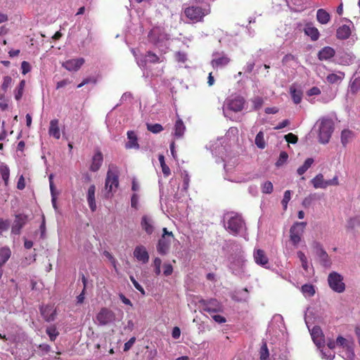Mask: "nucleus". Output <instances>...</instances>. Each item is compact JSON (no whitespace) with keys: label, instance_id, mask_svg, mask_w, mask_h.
<instances>
[{"label":"nucleus","instance_id":"1","mask_svg":"<svg viewBox=\"0 0 360 360\" xmlns=\"http://www.w3.org/2000/svg\"><path fill=\"white\" fill-rule=\"evenodd\" d=\"M224 226L230 233L236 236L245 228V222L240 215L228 212L224 215Z\"/></svg>","mask_w":360,"mask_h":360},{"label":"nucleus","instance_id":"2","mask_svg":"<svg viewBox=\"0 0 360 360\" xmlns=\"http://www.w3.org/2000/svg\"><path fill=\"white\" fill-rule=\"evenodd\" d=\"M316 125L319 127V141L321 143L326 144L329 142L333 131V122L328 117L320 119Z\"/></svg>","mask_w":360,"mask_h":360},{"label":"nucleus","instance_id":"3","mask_svg":"<svg viewBox=\"0 0 360 360\" xmlns=\"http://www.w3.org/2000/svg\"><path fill=\"white\" fill-rule=\"evenodd\" d=\"M245 99L241 96H236L227 99L223 108V112L225 117H230V112H238L244 108Z\"/></svg>","mask_w":360,"mask_h":360},{"label":"nucleus","instance_id":"4","mask_svg":"<svg viewBox=\"0 0 360 360\" xmlns=\"http://www.w3.org/2000/svg\"><path fill=\"white\" fill-rule=\"evenodd\" d=\"M210 13V8H202L200 6H190L184 11L186 16L195 22H202L204 17Z\"/></svg>","mask_w":360,"mask_h":360},{"label":"nucleus","instance_id":"5","mask_svg":"<svg viewBox=\"0 0 360 360\" xmlns=\"http://www.w3.org/2000/svg\"><path fill=\"white\" fill-rule=\"evenodd\" d=\"M212 57L210 65L216 70L225 68L231 62V58L224 51H215Z\"/></svg>","mask_w":360,"mask_h":360},{"label":"nucleus","instance_id":"6","mask_svg":"<svg viewBox=\"0 0 360 360\" xmlns=\"http://www.w3.org/2000/svg\"><path fill=\"white\" fill-rule=\"evenodd\" d=\"M337 347H342L345 350L342 357L346 360H352L354 357V342L351 339H347L338 336L336 339Z\"/></svg>","mask_w":360,"mask_h":360},{"label":"nucleus","instance_id":"7","mask_svg":"<svg viewBox=\"0 0 360 360\" xmlns=\"http://www.w3.org/2000/svg\"><path fill=\"white\" fill-rule=\"evenodd\" d=\"M245 259L242 255L233 257L229 269L234 275L243 277L245 275Z\"/></svg>","mask_w":360,"mask_h":360},{"label":"nucleus","instance_id":"8","mask_svg":"<svg viewBox=\"0 0 360 360\" xmlns=\"http://www.w3.org/2000/svg\"><path fill=\"white\" fill-rule=\"evenodd\" d=\"M306 222H295L290 229V238L292 245L297 246L301 241Z\"/></svg>","mask_w":360,"mask_h":360},{"label":"nucleus","instance_id":"9","mask_svg":"<svg viewBox=\"0 0 360 360\" xmlns=\"http://www.w3.org/2000/svg\"><path fill=\"white\" fill-rule=\"evenodd\" d=\"M109 168L105 183V188L108 193H111L115 191L119 186L118 174L116 167Z\"/></svg>","mask_w":360,"mask_h":360},{"label":"nucleus","instance_id":"10","mask_svg":"<svg viewBox=\"0 0 360 360\" xmlns=\"http://www.w3.org/2000/svg\"><path fill=\"white\" fill-rule=\"evenodd\" d=\"M342 281V276L335 271L330 273L328 277L330 288L337 292H342L345 289V285Z\"/></svg>","mask_w":360,"mask_h":360},{"label":"nucleus","instance_id":"11","mask_svg":"<svg viewBox=\"0 0 360 360\" xmlns=\"http://www.w3.org/2000/svg\"><path fill=\"white\" fill-rule=\"evenodd\" d=\"M133 53L136 57L138 65L144 69L149 68L152 64H155L158 61L157 55L152 51H148L145 55L139 56L135 55V51H133Z\"/></svg>","mask_w":360,"mask_h":360},{"label":"nucleus","instance_id":"12","mask_svg":"<svg viewBox=\"0 0 360 360\" xmlns=\"http://www.w3.org/2000/svg\"><path fill=\"white\" fill-rule=\"evenodd\" d=\"M314 248L321 264L326 268L330 267L332 264L331 260L328 253L323 248L322 245L319 243H314Z\"/></svg>","mask_w":360,"mask_h":360},{"label":"nucleus","instance_id":"13","mask_svg":"<svg viewBox=\"0 0 360 360\" xmlns=\"http://www.w3.org/2000/svg\"><path fill=\"white\" fill-rule=\"evenodd\" d=\"M200 303L202 304L203 310L210 314L222 312L224 310L223 306L216 299L202 300L200 301Z\"/></svg>","mask_w":360,"mask_h":360},{"label":"nucleus","instance_id":"14","mask_svg":"<svg viewBox=\"0 0 360 360\" xmlns=\"http://www.w3.org/2000/svg\"><path fill=\"white\" fill-rule=\"evenodd\" d=\"M115 319L114 313L105 308H102L96 315V320L100 325H107Z\"/></svg>","mask_w":360,"mask_h":360},{"label":"nucleus","instance_id":"15","mask_svg":"<svg viewBox=\"0 0 360 360\" xmlns=\"http://www.w3.org/2000/svg\"><path fill=\"white\" fill-rule=\"evenodd\" d=\"M27 221V216L22 214H18L15 216V220L11 227V233L14 235H20L21 229L24 227Z\"/></svg>","mask_w":360,"mask_h":360},{"label":"nucleus","instance_id":"16","mask_svg":"<svg viewBox=\"0 0 360 360\" xmlns=\"http://www.w3.org/2000/svg\"><path fill=\"white\" fill-rule=\"evenodd\" d=\"M40 314L47 322L53 321L56 317V309L52 304L42 305L39 308Z\"/></svg>","mask_w":360,"mask_h":360},{"label":"nucleus","instance_id":"17","mask_svg":"<svg viewBox=\"0 0 360 360\" xmlns=\"http://www.w3.org/2000/svg\"><path fill=\"white\" fill-rule=\"evenodd\" d=\"M174 240V237L173 234L162 236L161 239L159 240V253L166 254L169 251L171 244Z\"/></svg>","mask_w":360,"mask_h":360},{"label":"nucleus","instance_id":"18","mask_svg":"<svg viewBox=\"0 0 360 360\" xmlns=\"http://www.w3.org/2000/svg\"><path fill=\"white\" fill-rule=\"evenodd\" d=\"M347 21H349L352 25V27L349 25H342L340 26L336 31V37L338 39H347L352 35V28H354V26L352 21L346 19Z\"/></svg>","mask_w":360,"mask_h":360},{"label":"nucleus","instance_id":"19","mask_svg":"<svg viewBox=\"0 0 360 360\" xmlns=\"http://www.w3.org/2000/svg\"><path fill=\"white\" fill-rule=\"evenodd\" d=\"M84 63L83 58H72L65 61L62 65L68 71H77Z\"/></svg>","mask_w":360,"mask_h":360},{"label":"nucleus","instance_id":"20","mask_svg":"<svg viewBox=\"0 0 360 360\" xmlns=\"http://www.w3.org/2000/svg\"><path fill=\"white\" fill-rule=\"evenodd\" d=\"M133 255L139 262L143 264L147 263L149 260L148 251L143 245L136 246L134 250Z\"/></svg>","mask_w":360,"mask_h":360},{"label":"nucleus","instance_id":"21","mask_svg":"<svg viewBox=\"0 0 360 360\" xmlns=\"http://www.w3.org/2000/svg\"><path fill=\"white\" fill-rule=\"evenodd\" d=\"M311 335L315 345L321 348L324 345V339L320 327L314 326L311 330Z\"/></svg>","mask_w":360,"mask_h":360},{"label":"nucleus","instance_id":"22","mask_svg":"<svg viewBox=\"0 0 360 360\" xmlns=\"http://www.w3.org/2000/svg\"><path fill=\"white\" fill-rule=\"evenodd\" d=\"M255 262L257 264L266 268L269 264V259L264 250L261 249L255 250L253 253Z\"/></svg>","mask_w":360,"mask_h":360},{"label":"nucleus","instance_id":"23","mask_svg":"<svg viewBox=\"0 0 360 360\" xmlns=\"http://www.w3.org/2000/svg\"><path fill=\"white\" fill-rule=\"evenodd\" d=\"M103 161V154L101 151H97L92 158V162L90 166V170L91 172H97Z\"/></svg>","mask_w":360,"mask_h":360},{"label":"nucleus","instance_id":"24","mask_svg":"<svg viewBox=\"0 0 360 360\" xmlns=\"http://www.w3.org/2000/svg\"><path fill=\"white\" fill-rule=\"evenodd\" d=\"M49 134L56 139H59L60 138L59 120L58 119H53L50 121Z\"/></svg>","mask_w":360,"mask_h":360},{"label":"nucleus","instance_id":"25","mask_svg":"<svg viewBox=\"0 0 360 360\" xmlns=\"http://www.w3.org/2000/svg\"><path fill=\"white\" fill-rule=\"evenodd\" d=\"M335 51L333 48L330 46H325L321 49L318 53V58L320 60H327L330 59L335 56Z\"/></svg>","mask_w":360,"mask_h":360},{"label":"nucleus","instance_id":"26","mask_svg":"<svg viewBox=\"0 0 360 360\" xmlns=\"http://www.w3.org/2000/svg\"><path fill=\"white\" fill-rule=\"evenodd\" d=\"M304 34L309 37L311 41H317L319 38L320 34L316 27L311 23H307L304 29Z\"/></svg>","mask_w":360,"mask_h":360},{"label":"nucleus","instance_id":"27","mask_svg":"<svg viewBox=\"0 0 360 360\" xmlns=\"http://www.w3.org/2000/svg\"><path fill=\"white\" fill-rule=\"evenodd\" d=\"M95 193L96 186L94 185H91L88 189L87 202L91 212H95L96 210Z\"/></svg>","mask_w":360,"mask_h":360},{"label":"nucleus","instance_id":"28","mask_svg":"<svg viewBox=\"0 0 360 360\" xmlns=\"http://www.w3.org/2000/svg\"><path fill=\"white\" fill-rule=\"evenodd\" d=\"M311 183L314 188H327V180H325L322 174H318L315 177L311 180Z\"/></svg>","mask_w":360,"mask_h":360},{"label":"nucleus","instance_id":"29","mask_svg":"<svg viewBox=\"0 0 360 360\" xmlns=\"http://www.w3.org/2000/svg\"><path fill=\"white\" fill-rule=\"evenodd\" d=\"M128 142L126 143V148H139V145L138 143L137 136L134 131H129L127 132Z\"/></svg>","mask_w":360,"mask_h":360},{"label":"nucleus","instance_id":"30","mask_svg":"<svg viewBox=\"0 0 360 360\" xmlns=\"http://www.w3.org/2000/svg\"><path fill=\"white\" fill-rule=\"evenodd\" d=\"M141 225L142 229L148 234H151L154 231V227L153 226V221L148 216H143L142 217Z\"/></svg>","mask_w":360,"mask_h":360},{"label":"nucleus","instance_id":"31","mask_svg":"<svg viewBox=\"0 0 360 360\" xmlns=\"http://www.w3.org/2000/svg\"><path fill=\"white\" fill-rule=\"evenodd\" d=\"M316 20L321 24L326 25L330 21V15L326 10L320 8L316 12Z\"/></svg>","mask_w":360,"mask_h":360},{"label":"nucleus","instance_id":"32","mask_svg":"<svg viewBox=\"0 0 360 360\" xmlns=\"http://www.w3.org/2000/svg\"><path fill=\"white\" fill-rule=\"evenodd\" d=\"M11 255V251L8 247L0 248V268H1L9 259Z\"/></svg>","mask_w":360,"mask_h":360},{"label":"nucleus","instance_id":"33","mask_svg":"<svg viewBox=\"0 0 360 360\" xmlns=\"http://www.w3.org/2000/svg\"><path fill=\"white\" fill-rule=\"evenodd\" d=\"M290 94L295 104H299L302 99V91L300 89H297L295 86L292 85L290 87Z\"/></svg>","mask_w":360,"mask_h":360},{"label":"nucleus","instance_id":"34","mask_svg":"<svg viewBox=\"0 0 360 360\" xmlns=\"http://www.w3.org/2000/svg\"><path fill=\"white\" fill-rule=\"evenodd\" d=\"M0 175L4 181L5 186H8L10 176V169L7 165H0Z\"/></svg>","mask_w":360,"mask_h":360},{"label":"nucleus","instance_id":"35","mask_svg":"<svg viewBox=\"0 0 360 360\" xmlns=\"http://www.w3.org/2000/svg\"><path fill=\"white\" fill-rule=\"evenodd\" d=\"M185 129H186V127L184 126V122H182V120L181 119H178L176 121V123L174 125L175 136L177 137H181L184 134Z\"/></svg>","mask_w":360,"mask_h":360},{"label":"nucleus","instance_id":"36","mask_svg":"<svg viewBox=\"0 0 360 360\" xmlns=\"http://www.w3.org/2000/svg\"><path fill=\"white\" fill-rule=\"evenodd\" d=\"M313 163H314L313 158H307L304 161V164L297 169V174L299 175L304 174L307 171V169L311 166V165Z\"/></svg>","mask_w":360,"mask_h":360},{"label":"nucleus","instance_id":"37","mask_svg":"<svg viewBox=\"0 0 360 360\" xmlns=\"http://www.w3.org/2000/svg\"><path fill=\"white\" fill-rule=\"evenodd\" d=\"M301 291L305 297H312L315 294L314 286L311 284L303 285Z\"/></svg>","mask_w":360,"mask_h":360},{"label":"nucleus","instance_id":"38","mask_svg":"<svg viewBox=\"0 0 360 360\" xmlns=\"http://www.w3.org/2000/svg\"><path fill=\"white\" fill-rule=\"evenodd\" d=\"M46 333L49 335L51 341H55L56 338L59 335V332L54 325L47 327Z\"/></svg>","mask_w":360,"mask_h":360},{"label":"nucleus","instance_id":"39","mask_svg":"<svg viewBox=\"0 0 360 360\" xmlns=\"http://www.w3.org/2000/svg\"><path fill=\"white\" fill-rule=\"evenodd\" d=\"M345 77L343 72H340L339 75L334 73L330 74L327 76V81L330 84L338 83L342 80Z\"/></svg>","mask_w":360,"mask_h":360},{"label":"nucleus","instance_id":"40","mask_svg":"<svg viewBox=\"0 0 360 360\" xmlns=\"http://www.w3.org/2000/svg\"><path fill=\"white\" fill-rule=\"evenodd\" d=\"M353 134L351 131L345 129L341 133V142L345 146L352 139Z\"/></svg>","mask_w":360,"mask_h":360},{"label":"nucleus","instance_id":"41","mask_svg":"<svg viewBox=\"0 0 360 360\" xmlns=\"http://www.w3.org/2000/svg\"><path fill=\"white\" fill-rule=\"evenodd\" d=\"M25 86V81L24 79L21 80L19 85L16 88L15 91V98L17 101H20L23 95L24 89Z\"/></svg>","mask_w":360,"mask_h":360},{"label":"nucleus","instance_id":"42","mask_svg":"<svg viewBox=\"0 0 360 360\" xmlns=\"http://www.w3.org/2000/svg\"><path fill=\"white\" fill-rule=\"evenodd\" d=\"M255 142L256 146L259 148L264 149L265 148L266 143H265V141H264V133L262 131H259L257 134V136L255 137Z\"/></svg>","mask_w":360,"mask_h":360},{"label":"nucleus","instance_id":"43","mask_svg":"<svg viewBox=\"0 0 360 360\" xmlns=\"http://www.w3.org/2000/svg\"><path fill=\"white\" fill-rule=\"evenodd\" d=\"M159 162L162 168V171L165 176L170 175L171 172L169 167L165 164V158L163 155H159Z\"/></svg>","mask_w":360,"mask_h":360},{"label":"nucleus","instance_id":"44","mask_svg":"<svg viewBox=\"0 0 360 360\" xmlns=\"http://www.w3.org/2000/svg\"><path fill=\"white\" fill-rule=\"evenodd\" d=\"M318 199L316 193H312L306 197L302 201V205L305 207H309L313 201Z\"/></svg>","mask_w":360,"mask_h":360},{"label":"nucleus","instance_id":"45","mask_svg":"<svg viewBox=\"0 0 360 360\" xmlns=\"http://www.w3.org/2000/svg\"><path fill=\"white\" fill-rule=\"evenodd\" d=\"M181 177L183 179L182 189L185 191H187L189 187L190 176L186 171H184L181 173Z\"/></svg>","mask_w":360,"mask_h":360},{"label":"nucleus","instance_id":"46","mask_svg":"<svg viewBox=\"0 0 360 360\" xmlns=\"http://www.w3.org/2000/svg\"><path fill=\"white\" fill-rule=\"evenodd\" d=\"M260 360H268L269 353L266 342H263L260 349Z\"/></svg>","mask_w":360,"mask_h":360},{"label":"nucleus","instance_id":"47","mask_svg":"<svg viewBox=\"0 0 360 360\" xmlns=\"http://www.w3.org/2000/svg\"><path fill=\"white\" fill-rule=\"evenodd\" d=\"M297 257L300 259L302 268L305 270H308V262H307V258L305 256L304 253L302 251H298L297 253Z\"/></svg>","mask_w":360,"mask_h":360},{"label":"nucleus","instance_id":"48","mask_svg":"<svg viewBox=\"0 0 360 360\" xmlns=\"http://www.w3.org/2000/svg\"><path fill=\"white\" fill-rule=\"evenodd\" d=\"M273 184L271 181H266L262 185V191L266 194H270L273 191Z\"/></svg>","mask_w":360,"mask_h":360},{"label":"nucleus","instance_id":"49","mask_svg":"<svg viewBox=\"0 0 360 360\" xmlns=\"http://www.w3.org/2000/svg\"><path fill=\"white\" fill-rule=\"evenodd\" d=\"M12 83V78L10 76H5L4 77L3 83L1 86V89L4 93L6 92L8 88L11 86Z\"/></svg>","mask_w":360,"mask_h":360},{"label":"nucleus","instance_id":"50","mask_svg":"<svg viewBox=\"0 0 360 360\" xmlns=\"http://www.w3.org/2000/svg\"><path fill=\"white\" fill-rule=\"evenodd\" d=\"M288 153L285 151H282L280 153V155H279V158H278L277 162H276V165L277 167L282 166L284 163L286 162V161L288 160Z\"/></svg>","mask_w":360,"mask_h":360},{"label":"nucleus","instance_id":"51","mask_svg":"<svg viewBox=\"0 0 360 360\" xmlns=\"http://www.w3.org/2000/svg\"><path fill=\"white\" fill-rule=\"evenodd\" d=\"M148 40L151 44L156 45L158 43V34L156 32V30L155 29H153L150 31V32L148 34Z\"/></svg>","mask_w":360,"mask_h":360},{"label":"nucleus","instance_id":"52","mask_svg":"<svg viewBox=\"0 0 360 360\" xmlns=\"http://www.w3.org/2000/svg\"><path fill=\"white\" fill-rule=\"evenodd\" d=\"M9 226L10 222L8 219L0 218V235H2L4 231H7Z\"/></svg>","mask_w":360,"mask_h":360},{"label":"nucleus","instance_id":"53","mask_svg":"<svg viewBox=\"0 0 360 360\" xmlns=\"http://www.w3.org/2000/svg\"><path fill=\"white\" fill-rule=\"evenodd\" d=\"M252 102L254 105V109L258 110L262 106L264 101L262 98L256 96L252 99Z\"/></svg>","mask_w":360,"mask_h":360},{"label":"nucleus","instance_id":"54","mask_svg":"<svg viewBox=\"0 0 360 360\" xmlns=\"http://www.w3.org/2000/svg\"><path fill=\"white\" fill-rule=\"evenodd\" d=\"M290 198H291V192H290V191H289V190L285 191V193H284L283 198V200L281 201V203H282V205L283 206L284 210H286L287 206H288V203L290 201Z\"/></svg>","mask_w":360,"mask_h":360},{"label":"nucleus","instance_id":"55","mask_svg":"<svg viewBox=\"0 0 360 360\" xmlns=\"http://www.w3.org/2000/svg\"><path fill=\"white\" fill-rule=\"evenodd\" d=\"M360 89V77L355 78L351 84V91L356 93Z\"/></svg>","mask_w":360,"mask_h":360},{"label":"nucleus","instance_id":"56","mask_svg":"<svg viewBox=\"0 0 360 360\" xmlns=\"http://www.w3.org/2000/svg\"><path fill=\"white\" fill-rule=\"evenodd\" d=\"M284 138L287 142L291 143H296L298 140L297 136L292 133H289V134L285 135Z\"/></svg>","mask_w":360,"mask_h":360},{"label":"nucleus","instance_id":"57","mask_svg":"<svg viewBox=\"0 0 360 360\" xmlns=\"http://www.w3.org/2000/svg\"><path fill=\"white\" fill-rule=\"evenodd\" d=\"M211 316L213 320L218 323H224L226 321V319L224 316L217 314L216 313H214V314H212Z\"/></svg>","mask_w":360,"mask_h":360},{"label":"nucleus","instance_id":"58","mask_svg":"<svg viewBox=\"0 0 360 360\" xmlns=\"http://www.w3.org/2000/svg\"><path fill=\"white\" fill-rule=\"evenodd\" d=\"M103 255L110 260L111 264L113 265L114 268L116 269H117V266H116V259L112 255V254L110 252H108L107 250H105L103 252Z\"/></svg>","mask_w":360,"mask_h":360},{"label":"nucleus","instance_id":"59","mask_svg":"<svg viewBox=\"0 0 360 360\" xmlns=\"http://www.w3.org/2000/svg\"><path fill=\"white\" fill-rule=\"evenodd\" d=\"M321 354L323 358L327 359V360H333L335 357L334 353H333L330 350L328 349L326 351L321 350Z\"/></svg>","mask_w":360,"mask_h":360},{"label":"nucleus","instance_id":"60","mask_svg":"<svg viewBox=\"0 0 360 360\" xmlns=\"http://www.w3.org/2000/svg\"><path fill=\"white\" fill-rule=\"evenodd\" d=\"M21 70L23 75L28 73L31 70L30 63L27 61H22L21 63Z\"/></svg>","mask_w":360,"mask_h":360},{"label":"nucleus","instance_id":"61","mask_svg":"<svg viewBox=\"0 0 360 360\" xmlns=\"http://www.w3.org/2000/svg\"><path fill=\"white\" fill-rule=\"evenodd\" d=\"M163 273L165 276H169L173 272V267L170 264H165L162 266Z\"/></svg>","mask_w":360,"mask_h":360},{"label":"nucleus","instance_id":"62","mask_svg":"<svg viewBox=\"0 0 360 360\" xmlns=\"http://www.w3.org/2000/svg\"><path fill=\"white\" fill-rule=\"evenodd\" d=\"M136 341V338L134 337L131 338L127 342H125L124 345V351L127 352L131 349Z\"/></svg>","mask_w":360,"mask_h":360},{"label":"nucleus","instance_id":"63","mask_svg":"<svg viewBox=\"0 0 360 360\" xmlns=\"http://www.w3.org/2000/svg\"><path fill=\"white\" fill-rule=\"evenodd\" d=\"M175 58L179 62L184 63L186 60V55L184 53L176 52L175 53Z\"/></svg>","mask_w":360,"mask_h":360},{"label":"nucleus","instance_id":"64","mask_svg":"<svg viewBox=\"0 0 360 360\" xmlns=\"http://www.w3.org/2000/svg\"><path fill=\"white\" fill-rule=\"evenodd\" d=\"M320 94H321V90L319 89V88H318L316 86H314V87L311 88L307 91V95L309 96H317V95H319Z\"/></svg>","mask_w":360,"mask_h":360}]
</instances>
